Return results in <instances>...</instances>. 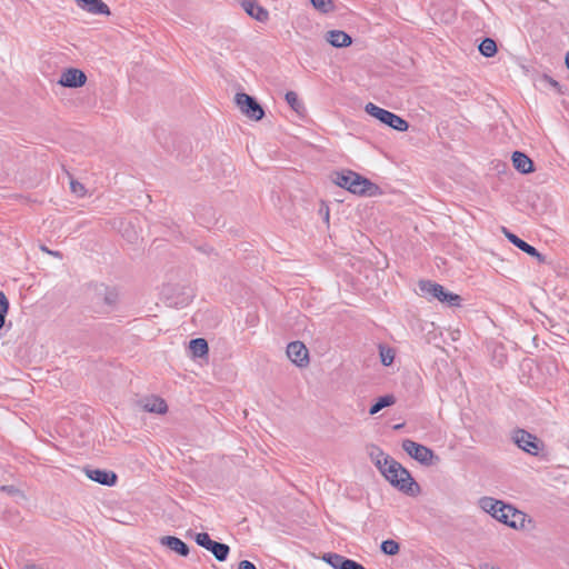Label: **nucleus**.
Here are the masks:
<instances>
[{
    "label": "nucleus",
    "mask_w": 569,
    "mask_h": 569,
    "mask_svg": "<svg viewBox=\"0 0 569 569\" xmlns=\"http://www.w3.org/2000/svg\"><path fill=\"white\" fill-rule=\"evenodd\" d=\"M121 229H122V236L129 241L134 242L138 239V234L136 230L130 228V222H120Z\"/></svg>",
    "instance_id": "obj_30"
},
{
    "label": "nucleus",
    "mask_w": 569,
    "mask_h": 569,
    "mask_svg": "<svg viewBox=\"0 0 569 569\" xmlns=\"http://www.w3.org/2000/svg\"><path fill=\"white\" fill-rule=\"evenodd\" d=\"M241 7L251 18L259 22H266L269 19V12L260 6L257 0H242Z\"/></svg>",
    "instance_id": "obj_15"
},
{
    "label": "nucleus",
    "mask_w": 569,
    "mask_h": 569,
    "mask_svg": "<svg viewBox=\"0 0 569 569\" xmlns=\"http://www.w3.org/2000/svg\"><path fill=\"white\" fill-rule=\"evenodd\" d=\"M87 82V76L86 73L77 68H68L62 71L58 84L64 87V88H80L84 86Z\"/></svg>",
    "instance_id": "obj_11"
},
{
    "label": "nucleus",
    "mask_w": 569,
    "mask_h": 569,
    "mask_svg": "<svg viewBox=\"0 0 569 569\" xmlns=\"http://www.w3.org/2000/svg\"><path fill=\"white\" fill-rule=\"evenodd\" d=\"M0 569H2V567L0 566Z\"/></svg>",
    "instance_id": "obj_45"
},
{
    "label": "nucleus",
    "mask_w": 569,
    "mask_h": 569,
    "mask_svg": "<svg viewBox=\"0 0 569 569\" xmlns=\"http://www.w3.org/2000/svg\"><path fill=\"white\" fill-rule=\"evenodd\" d=\"M189 349L194 358H202L209 352V346L204 338L191 339L189 342Z\"/></svg>",
    "instance_id": "obj_21"
},
{
    "label": "nucleus",
    "mask_w": 569,
    "mask_h": 569,
    "mask_svg": "<svg viewBox=\"0 0 569 569\" xmlns=\"http://www.w3.org/2000/svg\"><path fill=\"white\" fill-rule=\"evenodd\" d=\"M396 402V398L393 395H385L379 397L375 403L371 405L369 408V413L371 416L377 415L379 411H381L383 408L390 407Z\"/></svg>",
    "instance_id": "obj_23"
},
{
    "label": "nucleus",
    "mask_w": 569,
    "mask_h": 569,
    "mask_svg": "<svg viewBox=\"0 0 569 569\" xmlns=\"http://www.w3.org/2000/svg\"><path fill=\"white\" fill-rule=\"evenodd\" d=\"M160 543L181 557H188L190 553L189 546L178 537L163 536Z\"/></svg>",
    "instance_id": "obj_16"
},
{
    "label": "nucleus",
    "mask_w": 569,
    "mask_h": 569,
    "mask_svg": "<svg viewBox=\"0 0 569 569\" xmlns=\"http://www.w3.org/2000/svg\"><path fill=\"white\" fill-rule=\"evenodd\" d=\"M502 233L515 247L526 252L530 257L536 258L540 263L546 262V257L542 253H540L533 246L529 244L517 234L512 233L506 227H502Z\"/></svg>",
    "instance_id": "obj_12"
},
{
    "label": "nucleus",
    "mask_w": 569,
    "mask_h": 569,
    "mask_svg": "<svg viewBox=\"0 0 569 569\" xmlns=\"http://www.w3.org/2000/svg\"><path fill=\"white\" fill-rule=\"evenodd\" d=\"M380 360L383 366H391L395 360V350L390 347L379 345Z\"/></svg>",
    "instance_id": "obj_27"
},
{
    "label": "nucleus",
    "mask_w": 569,
    "mask_h": 569,
    "mask_svg": "<svg viewBox=\"0 0 569 569\" xmlns=\"http://www.w3.org/2000/svg\"><path fill=\"white\" fill-rule=\"evenodd\" d=\"M478 49H479L480 53L487 58L493 57L498 51L497 43L491 38L482 39Z\"/></svg>",
    "instance_id": "obj_25"
},
{
    "label": "nucleus",
    "mask_w": 569,
    "mask_h": 569,
    "mask_svg": "<svg viewBox=\"0 0 569 569\" xmlns=\"http://www.w3.org/2000/svg\"><path fill=\"white\" fill-rule=\"evenodd\" d=\"M419 295L429 301L438 300L449 307H460L462 298L448 291L442 284L431 280H420L418 282Z\"/></svg>",
    "instance_id": "obj_4"
},
{
    "label": "nucleus",
    "mask_w": 569,
    "mask_h": 569,
    "mask_svg": "<svg viewBox=\"0 0 569 569\" xmlns=\"http://www.w3.org/2000/svg\"><path fill=\"white\" fill-rule=\"evenodd\" d=\"M326 40L335 48H346L352 43V38L342 30H330L326 34Z\"/></svg>",
    "instance_id": "obj_20"
},
{
    "label": "nucleus",
    "mask_w": 569,
    "mask_h": 569,
    "mask_svg": "<svg viewBox=\"0 0 569 569\" xmlns=\"http://www.w3.org/2000/svg\"><path fill=\"white\" fill-rule=\"evenodd\" d=\"M287 103L295 110L297 113L301 114L306 111V107L302 101L298 98V94L295 91H288L284 96Z\"/></svg>",
    "instance_id": "obj_26"
},
{
    "label": "nucleus",
    "mask_w": 569,
    "mask_h": 569,
    "mask_svg": "<svg viewBox=\"0 0 569 569\" xmlns=\"http://www.w3.org/2000/svg\"><path fill=\"white\" fill-rule=\"evenodd\" d=\"M194 541L198 546L204 548L206 550L210 548L211 543L214 541L210 538L207 532H198L194 535Z\"/></svg>",
    "instance_id": "obj_31"
},
{
    "label": "nucleus",
    "mask_w": 569,
    "mask_h": 569,
    "mask_svg": "<svg viewBox=\"0 0 569 569\" xmlns=\"http://www.w3.org/2000/svg\"><path fill=\"white\" fill-rule=\"evenodd\" d=\"M565 63H566V67H567V68H568V70H569V51H568V52H567V54H566Z\"/></svg>",
    "instance_id": "obj_42"
},
{
    "label": "nucleus",
    "mask_w": 569,
    "mask_h": 569,
    "mask_svg": "<svg viewBox=\"0 0 569 569\" xmlns=\"http://www.w3.org/2000/svg\"><path fill=\"white\" fill-rule=\"evenodd\" d=\"M402 449L412 459L427 467L433 466L440 460L433 450L411 439L402 441Z\"/></svg>",
    "instance_id": "obj_7"
},
{
    "label": "nucleus",
    "mask_w": 569,
    "mask_h": 569,
    "mask_svg": "<svg viewBox=\"0 0 569 569\" xmlns=\"http://www.w3.org/2000/svg\"><path fill=\"white\" fill-rule=\"evenodd\" d=\"M10 303L6 295L0 291V315L7 317L9 312Z\"/></svg>",
    "instance_id": "obj_34"
},
{
    "label": "nucleus",
    "mask_w": 569,
    "mask_h": 569,
    "mask_svg": "<svg viewBox=\"0 0 569 569\" xmlns=\"http://www.w3.org/2000/svg\"><path fill=\"white\" fill-rule=\"evenodd\" d=\"M2 490L11 492L12 491V487L3 486Z\"/></svg>",
    "instance_id": "obj_43"
},
{
    "label": "nucleus",
    "mask_w": 569,
    "mask_h": 569,
    "mask_svg": "<svg viewBox=\"0 0 569 569\" xmlns=\"http://www.w3.org/2000/svg\"><path fill=\"white\" fill-rule=\"evenodd\" d=\"M350 558H347L342 555L335 553V552H328L325 553L323 560L330 565L333 569H342L345 565H347L348 560Z\"/></svg>",
    "instance_id": "obj_24"
},
{
    "label": "nucleus",
    "mask_w": 569,
    "mask_h": 569,
    "mask_svg": "<svg viewBox=\"0 0 569 569\" xmlns=\"http://www.w3.org/2000/svg\"><path fill=\"white\" fill-rule=\"evenodd\" d=\"M385 465L387 466L382 467L379 459L376 462L377 468L392 487L411 497L420 493V486L412 478L409 470L400 462L396 461L392 457H387L385 458Z\"/></svg>",
    "instance_id": "obj_1"
},
{
    "label": "nucleus",
    "mask_w": 569,
    "mask_h": 569,
    "mask_svg": "<svg viewBox=\"0 0 569 569\" xmlns=\"http://www.w3.org/2000/svg\"><path fill=\"white\" fill-rule=\"evenodd\" d=\"M288 358L298 367L302 368L309 363V351L301 341H292L287 346Z\"/></svg>",
    "instance_id": "obj_13"
},
{
    "label": "nucleus",
    "mask_w": 569,
    "mask_h": 569,
    "mask_svg": "<svg viewBox=\"0 0 569 569\" xmlns=\"http://www.w3.org/2000/svg\"><path fill=\"white\" fill-rule=\"evenodd\" d=\"M342 569H366L361 563L353 559H349L347 565L342 567Z\"/></svg>",
    "instance_id": "obj_36"
},
{
    "label": "nucleus",
    "mask_w": 569,
    "mask_h": 569,
    "mask_svg": "<svg viewBox=\"0 0 569 569\" xmlns=\"http://www.w3.org/2000/svg\"><path fill=\"white\" fill-rule=\"evenodd\" d=\"M331 180L338 187L357 196L372 197L378 194L380 190L376 183L352 170L333 171Z\"/></svg>",
    "instance_id": "obj_3"
},
{
    "label": "nucleus",
    "mask_w": 569,
    "mask_h": 569,
    "mask_svg": "<svg viewBox=\"0 0 569 569\" xmlns=\"http://www.w3.org/2000/svg\"><path fill=\"white\" fill-rule=\"evenodd\" d=\"M140 403L147 412L163 415L168 410L167 402L158 396L146 397L140 400Z\"/></svg>",
    "instance_id": "obj_19"
},
{
    "label": "nucleus",
    "mask_w": 569,
    "mask_h": 569,
    "mask_svg": "<svg viewBox=\"0 0 569 569\" xmlns=\"http://www.w3.org/2000/svg\"><path fill=\"white\" fill-rule=\"evenodd\" d=\"M163 295L166 296L168 305L174 308H183L188 306L194 297L191 288H179L172 286L164 288Z\"/></svg>",
    "instance_id": "obj_10"
},
{
    "label": "nucleus",
    "mask_w": 569,
    "mask_h": 569,
    "mask_svg": "<svg viewBox=\"0 0 569 569\" xmlns=\"http://www.w3.org/2000/svg\"><path fill=\"white\" fill-rule=\"evenodd\" d=\"M6 318H7V317H4V316H1V315H0V330H1V329L4 327V325H6Z\"/></svg>",
    "instance_id": "obj_41"
},
{
    "label": "nucleus",
    "mask_w": 569,
    "mask_h": 569,
    "mask_svg": "<svg viewBox=\"0 0 569 569\" xmlns=\"http://www.w3.org/2000/svg\"><path fill=\"white\" fill-rule=\"evenodd\" d=\"M541 82H545V83L549 84L557 92H561L560 83L557 80H555L553 78H551L550 76L543 74L541 77Z\"/></svg>",
    "instance_id": "obj_35"
},
{
    "label": "nucleus",
    "mask_w": 569,
    "mask_h": 569,
    "mask_svg": "<svg viewBox=\"0 0 569 569\" xmlns=\"http://www.w3.org/2000/svg\"><path fill=\"white\" fill-rule=\"evenodd\" d=\"M50 254H53V256H60V253L58 251H48Z\"/></svg>",
    "instance_id": "obj_44"
},
{
    "label": "nucleus",
    "mask_w": 569,
    "mask_h": 569,
    "mask_svg": "<svg viewBox=\"0 0 569 569\" xmlns=\"http://www.w3.org/2000/svg\"><path fill=\"white\" fill-rule=\"evenodd\" d=\"M511 440L519 449L535 457H538L545 449V443L541 439L521 428L512 431Z\"/></svg>",
    "instance_id": "obj_6"
},
{
    "label": "nucleus",
    "mask_w": 569,
    "mask_h": 569,
    "mask_svg": "<svg viewBox=\"0 0 569 569\" xmlns=\"http://www.w3.org/2000/svg\"><path fill=\"white\" fill-rule=\"evenodd\" d=\"M380 550L387 556H395L400 550V545L392 539L383 540L380 545Z\"/></svg>",
    "instance_id": "obj_28"
},
{
    "label": "nucleus",
    "mask_w": 569,
    "mask_h": 569,
    "mask_svg": "<svg viewBox=\"0 0 569 569\" xmlns=\"http://www.w3.org/2000/svg\"><path fill=\"white\" fill-rule=\"evenodd\" d=\"M207 550L210 551L214 556V558L220 562L226 561L230 553V547L227 543L219 542L216 540Z\"/></svg>",
    "instance_id": "obj_22"
},
{
    "label": "nucleus",
    "mask_w": 569,
    "mask_h": 569,
    "mask_svg": "<svg viewBox=\"0 0 569 569\" xmlns=\"http://www.w3.org/2000/svg\"><path fill=\"white\" fill-rule=\"evenodd\" d=\"M234 101L240 111L251 120L259 121L264 117V110L258 100L244 92H239Z\"/></svg>",
    "instance_id": "obj_8"
},
{
    "label": "nucleus",
    "mask_w": 569,
    "mask_h": 569,
    "mask_svg": "<svg viewBox=\"0 0 569 569\" xmlns=\"http://www.w3.org/2000/svg\"><path fill=\"white\" fill-rule=\"evenodd\" d=\"M24 569H42L40 568L38 565L36 563H30V565H27Z\"/></svg>",
    "instance_id": "obj_40"
},
{
    "label": "nucleus",
    "mask_w": 569,
    "mask_h": 569,
    "mask_svg": "<svg viewBox=\"0 0 569 569\" xmlns=\"http://www.w3.org/2000/svg\"><path fill=\"white\" fill-rule=\"evenodd\" d=\"M87 477L100 485L112 487L118 481V476L111 470L84 468Z\"/></svg>",
    "instance_id": "obj_14"
},
{
    "label": "nucleus",
    "mask_w": 569,
    "mask_h": 569,
    "mask_svg": "<svg viewBox=\"0 0 569 569\" xmlns=\"http://www.w3.org/2000/svg\"><path fill=\"white\" fill-rule=\"evenodd\" d=\"M370 456L372 457V459H375V463L377 462V460H381V465L382 467H386L387 465H385V458L387 457H390L389 455H386L380 448L378 447H373V450L371 451Z\"/></svg>",
    "instance_id": "obj_33"
},
{
    "label": "nucleus",
    "mask_w": 569,
    "mask_h": 569,
    "mask_svg": "<svg viewBox=\"0 0 569 569\" xmlns=\"http://www.w3.org/2000/svg\"><path fill=\"white\" fill-rule=\"evenodd\" d=\"M70 189H71V191H72L74 194H77L78 197H82V196H84V193H86V188H84V186H83L81 182L76 181V180H71V182H70Z\"/></svg>",
    "instance_id": "obj_32"
},
{
    "label": "nucleus",
    "mask_w": 569,
    "mask_h": 569,
    "mask_svg": "<svg viewBox=\"0 0 569 569\" xmlns=\"http://www.w3.org/2000/svg\"><path fill=\"white\" fill-rule=\"evenodd\" d=\"M156 137H157V139L159 140V142L163 144V147H164L166 149L170 150L169 144H168L167 142H162V141H161V138H160V134H159V133H156Z\"/></svg>",
    "instance_id": "obj_39"
},
{
    "label": "nucleus",
    "mask_w": 569,
    "mask_h": 569,
    "mask_svg": "<svg viewBox=\"0 0 569 569\" xmlns=\"http://www.w3.org/2000/svg\"><path fill=\"white\" fill-rule=\"evenodd\" d=\"M238 569H257L256 565L249 560H241L238 563Z\"/></svg>",
    "instance_id": "obj_37"
},
{
    "label": "nucleus",
    "mask_w": 569,
    "mask_h": 569,
    "mask_svg": "<svg viewBox=\"0 0 569 569\" xmlns=\"http://www.w3.org/2000/svg\"><path fill=\"white\" fill-rule=\"evenodd\" d=\"M76 2L82 10L89 13L99 16L111 14L109 7L102 0H76Z\"/></svg>",
    "instance_id": "obj_17"
},
{
    "label": "nucleus",
    "mask_w": 569,
    "mask_h": 569,
    "mask_svg": "<svg viewBox=\"0 0 569 569\" xmlns=\"http://www.w3.org/2000/svg\"><path fill=\"white\" fill-rule=\"evenodd\" d=\"M511 160L515 169L522 174L535 171L533 161L522 151H515L511 156Z\"/></svg>",
    "instance_id": "obj_18"
},
{
    "label": "nucleus",
    "mask_w": 569,
    "mask_h": 569,
    "mask_svg": "<svg viewBox=\"0 0 569 569\" xmlns=\"http://www.w3.org/2000/svg\"><path fill=\"white\" fill-rule=\"evenodd\" d=\"M118 302V292L114 288L104 284L94 287L93 303L101 307V312H109L114 309Z\"/></svg>",
    "instance_id": "obj_9"
},
{
    "label": "nucleus",
    "mask_w": 569,
    "mask_h": 569,
    "mask_svg": "<svg viewBox=\"0 0 569 569\" xmlns=\"http://www.w3.org/2000/svg\"><path fill=\"white\" fill-rule=\"evenodd\" d=\"M479 505L485 512L510 528L523 527L526 515L511 505L491 497H482Z\"/></svg>",
    "instance_id": "obj_2"
},
{
    "label": "nucleus",
    "mask_w": 569,
    "mask_h": 569,
    "mask_svg": "<svg viewBox=\"0 0 569 569\" xmlns=\"http://www.w3.org/2000/svg\"><path fill=\"white\" fill-rule=\"evenodd\" d=\"M320 213L323 216L325 221L329 222V218H330L329 207L328 206L321 207Z\"/></svg>",
    "instance_id": "obj_38"
},
{
    "label": "nucleus",
    "mask_w": 569,
    "mask_h": 569,
    "mask_svg": "<svg viewBox=\"0 0 569 569\" xmlns=\"http://www.w3.org/2000/svg\"><path fill=\"white\" fill-rule=\"evenodd\" d=\"M365 111L369 116L379 120L381 123H383L399 132H405L409 128V122L406 119H403L402 117H400L389 110L380 108L372 102H368L366 104Z\"/></svg>",
    "instance_id": "obj_5"
},
{
    "label": "nucleus",
    "mask_w": 569,
    "mask_h": 569,
    "mask_svg": "<svg viewBox=\"0 0 569 569\" xmlns=\"http://www.w3.org/2000/svg\"><path fill=\"white\" fill-rule=\"evenodd\" d=\"M311 4L316 10H318L321 13H329L333 11V0H310Z\"/></svg>",
    "instance_id": "obj_29"
}]
</instances>
